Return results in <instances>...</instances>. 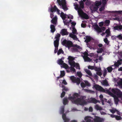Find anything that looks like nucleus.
Masks as SVG:
<instances>
[{"instance_id": "obj_1", "label": "nucleus", "mask_w": 122, "mask_h": 122, "mask_svg": "<svg viewBox=\"0 0 122 122\" xmlns=\"http://www.w3.org/2000/svg\"><path fill=\"white\" fill-rule=\"evenodd\" d=\"M60 16L63 20L64 23H75L72 22L71 19H73V16L71 15L70 16L67 15L65 14H64L63 12H61V13Z\"/></svg>"}, {"instance_id": "obj_2", "label": "nucleus", "mask_w": 122, "mask_h": 122, "mask_svg": "<svg viewBox=\"0 0 122 122\" xmlns=\"http://www.w3.org/2000/svg\"><path fill=\"white\" fill-rule=\"evenodd\" d=\"M86 97L85 96H82L81 98L78 97L75 100L72 101L73 103L79 104L81 105H83L87 104L86 102L84 100Z\"/></svg>"}, {"instance_id": "obj_3", "label": "nucleus", "mask_w": 122, "mask_h": 122, "mask_svg": "<svg viewBox=\"0 0 122 122\" xmlns=\"http://www.w3.org/2000/svg\"><path fill=\"white\" fill-rule=\"evenodd\" d=\"M62 44L63 46L69 48L73 46V43L70 41H67V40L64 39L62 42Z\"/></svg>"}, {"instance_id": "obj_4", "label": "nucleus", "mask_w": 122, "mask_h": 122, "mask_svg": "<svg viewBox=\"0 0 122 122\" xmlns=\"http://www.w3.org/2000/svg\"><path fill=\"white\" fill-rule=\"evenodd\" d=\"M111 91L112 93L116 95L118 97H121L122 96V92L118 89L113 88Z\"/></svg>"}, {"instance_id": "obj_5", "label": "nucleus", "mask_w": 122, "mask_h": 122, "mask_svg": "<svg viewBox=\"0 0 122 122\" xmlns=\"http://www.w3.org/2000/svg\"><path fill=\"white\" fill-rule=\"evenodd\" d=\"M56 11L59 14H60L59 12L60 10L57 8L56 5H54L53 7L51 6V7L50 8V11L52 13H51L50 14V17L51 18H53L54 15L53 13L54 11L55 12Z\"/></svg>"}, {"instance_id": "obj_6", "label": "nucleus", "mask_w": 122, "mask_h": 122, "mask_svg": "<svg viewBox=\"0 0 122 122\" xmlns=\"http://www.w3.org/2000/svg\"><path fill=\"white\" fill-rule=\"evenodd\" d=\"M68 62L70 65L71 66L75 67V66L76 63L73 61L74 58L71 56H69L68 58Z\"/></svg>"}, {"instance_id": "obj_7", "label": "nucleus", "mask_w": 122, "mask_h": 122, "mask_svg": "<svg viewBox=\"0 0 122 122\" xmlns=\"http://www.w3.org/2000/svg\"><path fill=\"white\" fill-rule=\"evenodd\" d=\"M70 79L73 82L76 83L78 85H79L80 83V80L79 78H76L74 76H72L71 77Z\"/></svg>"}, {"instance_id": "obj_8", "label": "nucleus", "mask_w": 122, "mask_h": 122, "mask_svg": "<svg viewBox=\"0 0 122 122\" xmlns=\"http://www.w3.org/2000/svg\"><path fill=\"white\" fill-rule=\"evenodd\" d=\"M108 91V92L109 95H111V96H112L114 98V101L115 103L117 105L118 103V102L119 101V99L118 97H117L115 95L113 94L111 92L107 90Z\"/></svg>"}, {"instance_id": "obj_9", "label": "nucleus", "mask_w": 122, "mask_h": 122, "mask_svg": "<svg viewBox=\"0 0 122 122\" xmlns=\"http://www.w3.org/2000/svg\"><path fill=\"white\" fill-rule=\"evenodd\" d=\"M90 24H92L93 26L94 27V29L98 33H100L102 31L101 30V28H100L97 24V23H95V24L94 25L92 24L93 23Z\"/></svg>"}, {"instance_id": "obj_10", "label": "nucleus", "mask_w": 122, "mask_h": 122, "mask_svg": "<svg viewBox=\"0 0 122 122\" xmlns=\"http://www.w3.org/2000/svg\"><path fill=\"white\" fill-rule=\"evenodd\" d=\"M80 96L79 94L77 93H75L74 94L73 96L69 97H68V99L69 100H72V102L74 100H76V97L78 98Z\"/></svg>"}, {"instance_id": "obj_11", "label": "nucleus", "mask_w": 122, "mask_h": 122, "mask_svg": "<svg viewBox=\"0 0 122 122\" xmlns=\"http://www.w3.org/2000/svg\"><path fill=\"white\" fill-rule=\"evenodd\" d=\"M94 86L96 90L103 92H104L105 91L104 89L99 85H96Z\"/></svg>"}, {"instance_id": "obj_12", "label": "nucleus", "mask_w": 122, "mask_h": 122, "mask_svg": "<svg viewBox=\"0 0 122 122\" xmlns=\"http://www.w3.org/2000/svg\"><path fill=\"white\" fill-rule=\"evenodd\" d=\"M95 117V118L93 119L94 122H102L103 121V119L99 117L96 116Z\"/></svg>"}, {"instance_id": "obj_13", "label": "nucleus", "mask_w": 122, "mask_h": 122, "mask_svg": "<svg viewBox=\"0 0 122 122\" xmlns=\"http://www.w3.org/2000/svg\"><path fill=\"white\" fill-rule=\"evenodd\" d=\"M116 25L113 27V29L115 30H119L122 29V25H117L115 24Z\"/></svg>"}, {"instance_id": "obj_14", "label": "nucleus", "mask_w": 122, "mask_h": 122, "mask_svg": "<svg viewBox=\"0 0 122 122\" xmlns=\"http://www.w3.org/2000/svg\"><path fill=\"white\" fill-rule=\"evenodd\" d=\"M61 33L62 36L67 35L68 34V33L67 31V30L65 29H62L61 30Z\"/></svg>"}, {"instance_id": "obj_15", "label": "nucleus", "mask_w": 122, "mask_h": 122, "mask_svg": "<svg viewBox=\"0 0 122 122\" xmlns=\"http://www.w3.org/2000/svg\"><path fill=\"white\" fill-rule=\"evenodd\" d=\"M61 5L62 8L64 11H66L68 9L66 5V3L65 2H63Z\"/></svg>"}, {"instance_id": "obj_16", "label": "nucleus", "mask_w": 122, "mask_h": 122, "mask_svg": "<svg viewBox=\"0 0 122 122\" xmlns=\"http://www.w3.org/2000/svg\"><path fill=\"white\" fill-rule=\"evenodd\" d=\"M90 102L91 103L96 104L98 102V101L95 98L92 97L90 98Z\"/></svg>"}, {"instance_id": "obj_17", "label": "nucleus", "mask_w": 122, "mask_h": 122, "mask_svg": "<svg viewBox=\"0 0 122 122\" xmlns=\"http://www.w3.org/2000/svg\"><path fill=\"white\" fill-rule=\"evenodd\" d=\"M108 12L111 13H116L118 14H122V10L115 11H107Z\"/></svg>"}, {"instance_id": "obj_18", "label": "nucleus", "mask_w": 122, "mask_h": 122, "mask_svg": "<svg viewBox=\"0 0 122 122\" xmlns=\"http://www.w3.org/2000/svg\"><path fill=\"white\" fill-rule=\"evenodd\" d=\"M59 41L57 40H56L54 41V46L55 47H58L59 45Z\"/></svg>"}, {"instance_id": "obj_19", "label": "nucleus", "mask_w": 122, "mask_h": 122, "mask_svg": "<svg viewBox=\"0 0 122 122\" xmlns=\"http://www.w3.org/2000/svg\"><path fill=\"white\" fill-rule=\"evenodd\" d=\"M51 21V23H56L57 22V18L56 16H55Z\"/></svg>"}, {"instance_id": "obj_20", "label": "nucleus", "mask_w": 122, "mask_h": 122, "mask_svg": "<svg viewBox=\"0 0 122 122\" xmlns=\"http://www.w3.org/2000/svg\"><path fill=\"white\" fill-rule=\"evenodd\" d=\"M72 25H73L74 26L75 25L76 23H71ZM73 30L72 32L73 34H77V30L74 27H73L72 28Z\"/></svg>"}, {"instance_id": "obj_21", "label": "nucleus", "mask_w": 122, "mask_h": 122, "mask_svg": "<svg viewBox=\"0 0 122 122\" xmlns=\"http://www.w3.org/2000/svg\"><path fill=\"white\" fill-rule=\"evenodd\" d=\"M50 28L51 32L53 33L56 30L55 26L54 25H50Z\"/></svg>"}, {"instance_id": "obj_22", "label": "nucleus", "mask_w": 122, "mask_h": 122, "mask_svg": "<svg viewBox=\"0 0 122 122\" xmlns=\"http://www.w3.org/2000/svg\"><path fill=\"white\" fill-rule=\"evenodd\" d=\"M86 39L85 41V42L86 43H88L91 41V38L90 36H86Z\"/></svg>"}, {"instance_id": "obj_23", "label": "nucleus", "mask_w": 122, "mask_h": 122, "mask_svg": "<svg viewBox=\"0 0 122 122\" xmlns=\"http://www.w3.org/2000/svg\"><path fill=\"white\" fill-rule=\"evenodd\" d=\"M83 58L85 61L90 62L92 60L88 56H84Z\"/></svg>"}, {"instance_id": "obj_24", "label": "nucleus", "mask_w": 122, "mask_h": 122, "mask_svg": "<svg viewBox=\"0 0 122 122\" xmlns=\"http://www.w3.org/2000/svg\"><path fill=\"white\" fill-rule=\"evenodd\" d=\"M95 109L97 110H102V107L99 106L98 104H96L95 106Z\"/></svg>"}, {"instance_id": "obj_25", "label": "nucleus", "mask_w": 122, "mask_h": 122, "mask_svg": "<svg viewBox=\"0 0 122 122\" xmlns=\"http://www.w3.org/2000/svg\"><path fill=\"white\" fill-rule=\"evenodd\" d=\"M78 12L79 15L80 16H82L83 14L84 13L83 10H82L81 8H80V9L78 10Z\"/></svg>"}, {"instance_id": "obj_26", "label": "nucleus", "mask_w": 122, "mask_h": 122, "mask_svg": "<svg viewBox=\"0 0 122 122\" xmlns=\"http://www.w3.org/2000/svg\"><path fill=\"white\" fill-rule=\"evenodd\" d=\"M57 63L59 65H62L63 64L64 61L62 60V58L59 59L57 61Z\"/></svg>"}, {"instance_id": "obj_27", "label": "nucleus", "mask_w": 122, "mask_h": 122, "mask_svg": "<svg viewBox=\"0 0 122 122\" xmlns=\"http://www.w3.org/2000/svg\"><path fill=\"white\" fill-rule=\"evenodd\" d=\"M84 119L86 121V122H93L91 119L89 118L88 116L85 117Z\"/></svg>"}, {"instance_id": "obj_28", "label": "nucleus", "mask_w": 122, "mask_h": 122, "mask_svg": "<svg viewBox=\"0 0 122 122\" xmlns=\"http://www.w3.org/2000/svg\"><path fill=\"white\" fill-rule=\"evenodd\" d=\"M80 4V7L81 8L83 9L84 8V3L83 1H81L79 2Z\"/></svg>"}, {"instance_id": "obj_29", "label": "nucleus", "mask_w": 122, "mask_h": 122, "mask_svg": "<svg viewBox=\"0 0 122 122\" xmlns=\"http://www.w3.org/2000/svg\"><path fill=\"white\" fill-rule=\"evenodd\" d=\"M85 71L89 76H92V73L90 70L87 69H86L85 70Z\"/></svg>"}, {"instance_id": "obj_30", "label": "nucleus", "mask_w": 122, "mask_h": 122, "mask_svg": "<svg viewBox=\"0 0 122 122\" xmlns=\"http://www.w3.org/2000/svg\"><path fill=\"white\" fill-rule=\"evenodd\" d=\"M82 16L86 19H88L89 18L88 15L86 14L85 13H84Z\"/></svg>"}, {"instance_id": "obj_31", "label": "nucleus", "mask_w": 122, "mask_h": 122, "mask_svg": "<svg viewBox=\"0 0 122 122\" xmlns=\"http://www.w3.org/2000/svg\"><path fill=\"white\" fill-rule=\"evenodd\" d=\"M68 102V100L65 97L63 99V103L64 105H66Z\"/></svg>"}, {"instance_id": "obj_32", "label": "nucleus", "mask_w": 122, "mask_h": 122, "mask_svg": "<svg viewBox=\"0 0 122 122\" xmlns=\"http://www.w3.org/2000/svg\"><path fill=\"white\" fill-rule=\"evenodd\" d=\"M102 4V3L98 1H96L95 2V6L98 7V6Z\"/></svg>"}, {"instance_id": "obj_33", "label": "nucleus", "mask_w": 122, "mask_h": 122, "mask_svg": "<svg viewBox=\"0 0 122 122\" xmlns=\"http://www.w3.org/2000/svg\"><path fill=\"white\" fill-rule=\"evenodd\" d=\"M61 36V35L60 34L57 33L55 36V38L56 39V40L59 41V38Z\"/></svg>"}, {"instance_id": "obj_34", "label": "nucleus", "mask_w": 122, "mask_h": 122, "mask_svg": "<svg viewBox=\"0 0 122 122\" xmlns=\"http://www.w3.org/2000/svg\"><path fill=\"white\" fill-rule=\"evenodd\" d=\"M62 66H63V68H64L66 69L69 68L68 65L64 63L62 64Z\"/></svg>"}, {"instance_id": "obj_35", "label": "nucleus", "mask_w": 122, "mask_h": 122, "mask_svg": "<svg viewBox=\"0 0 122 122\" xmlns=\"http://www.w3.org/2000/svg\"><path fill=\"white\" fill-rule=\"evenodd\" d=\"M107 69L108 71V72H110L113 70V69L111 67H108L107 68Z\"/></svg>"}, {"instance_id": "obj_36", "label": "nucleus", "mask_w": 122, "mask_h": 122, "mask_svg": "<svg viewBox=\"0 0 122 122\" xmlns=\"http://www.w3.org/2000/svg\"><path fill=\"white\" fill-rule=\"evenodd\" d=\"M103 84L104 85L108 86V84L107 81V80H104L103 81Z\"/></svg>"}, {"instance_id": "obj_37", "label": "nucleus", "mask_w": 122, "mask_h": 122, "mask_svg": "<svg viewBox=\"0 0 122 122\" xmlns=\"http://www.w3.org/2000/svg\"><path fill=\"white\" fill-rule=\"evenodd\" d=\"M71 51L73 52H77L78 51V49L76 47H74L71 49Z\"/></svg>"}, {"instance_id": "obj_38", "label": "nucleus", "mask_w": 122, "mask_h": 122, "mask_svg": "<svg viewBox=\"0 0 122 122\" xmlns=\"http://www.w3.org/2000/svg\"><path fill=\"white\" fill-rule=\"evenodd\" d=\"M65 75V72L64 71H61L60 77H63Z\"/></svg>"}, {"instance_id": "obj_39", "label": "nucleus", "mask_w": 122, "mask_h": 122, "mask_svg": "<svg viewBox=\"0 0 122 122\" xmlns=\"http://www.w3.org/2000/svg\"><path fill=\"white\" fill-rule=\"evenodd\" d=\"M110 111L112 113L114 114L116 112H118L117 110L116 109H111L110 110Z\"/></svg>"}, {"instance_id": "obj_40", "label": "nucleus", "mask_w": 122, "mask_h": 122, "mask_svg": "<svg viewBox=\"0 0 122 122\" xmlns=\"http://www.w3.org/2000/svg\"><path fill=\"white\" fill-rule=\"evenodd\" d=\"M62 87L63 88V89H62V91H65L66 92L67 91H68V88L65 87L64 86H62Z\"/></svg>"}, {"instance_id": "obj_41", "label": "nucleus", "mask_w": 122, "mask_h": 122, "mask_svg": "<svg viewBox=\"0 0 122 122\" xmlns=\"http://www.w3.org/2000/svg\"><path fill=\"white\" fill-rule=\"evenodd\" d=\"M72 47H76V48H78V49H80L81 48L80 46L77 44L73 45Z\"/></svg>"}, {"instance_id": "obj_42", "label": "nucleus", "mask_w": 122, "mask_h": 122, "mask_svg": "<svg viewBox=\"0 0 122 122\" xmlns=\"http://www.w3.org/2000/svg\"><path fill=\"white\" fill-rule=\"evenodd\" d=\"M62 52H63V51L61 49H60L58 51L57 54L58 55H59Z\"/></svg>"}, {"instance_id": "obj_43", "label": "nucleus", "mask_w": 122, "mask_h": 122, "mask_svg": "<svg viewBox=\"0 0 122 122\" xmlns=\"http://www.w3.org/2000/svg\"><path fill=\"white\" fill-rule=\"evenodd\" d=\"M64 107H63L61 108V110L60 111V113L62 114L64 113Z\"/></svg>"}, {"instance_id": "obj_44", "label": "nucleus", "mask_w": 122, "mask_h": 122, "mask_svg": "<svg viewBox=\"0 0 122 122\" xmlns=\"http://www.w3.org/2000/svg\"><path fill=\"white\" fill-rule=\"evenodd\" d=\"M90 1L88 0H87L85 3L86 5L87 6H89L91 5Z\"/></svg>"}, {"instance_id": "obj_45", "label": "nucleus", "mask_w": 122, "mask_h": 122, "mask_svg": "<svg viewBox=\"0 0 122 122\" xmlns=\"http://www.w3.org/2000/svg\"><path fill=\"white\" fill-rule=\"evenodd\" d=\"M75 9L76 10H78L80 9V8H81L78 5H76L75 6Z\"/></svg>"}, {"instance_id": "obj_46", "label": "nucleus", "mask_w": 122, "mask_h": 122, "mask_svg": "<svg viewBox=\"0 0 122 122\" xmlns=\"http://www.w3.org/2000/svg\"><path fill=\"white\" fill-rule=\"evenodd\" d=\"M75 66L76 69H80L79 65L78 63H76L75 66Z\"/></svg>"}, {"instance_id": "obj_47", "label": "nucleus", "mask_w": 122, "mask_h": 122, "mask_svg": "<svg viewBox=\"0 0 122 122\" xmlns=\"http://www.w3.org/2000/svg\"><path fill=\"white\" fill-rule=\"evenodd\" d=\"M74 67L73 66H71L70 67V70L71 71H73L74 72L76 71L75 69L74 68Z\"/></svg>"}, {"instance_id": "obj_48", "label": "nucleus", "mask_w": 122, "mask_h": 122, "mask_svg": "<svg viewBox=\"0 0 122 122\" xmlns=\"http://www.w3.org/2000/svg\"><path fill=\"white\" fill-rule=\"evenodd\" d=\"M115 118L117 120H119L121 119L122 118L120 116L116 115Z\"/></svg>"}, {"instance_id": "obj_49", "label": "nucleus", "mask_w": 122, "mask_h": 122, "mask_svg": "<svg viewBox=\"0 0 122 122\" xmlns=\"http://www.w3.org/2000/svg\"><path fill=\"white\" fill-rule=\"evenodd\" d=\"M104 41L107 44H108L109 43L107 38H104Z\"/></svg>"}, {"instance_id": "obj_50", "label": "nucleus", "mask_w": 122, "mask_h": 122, "mask_svg": "<svg viewBox=\"0 0 122 122\" xmlns=\"http://www.w3.org/2000/svg\"><path fill=\"white\" fill-rule=\"evenodd\" d=\"M57 2L58 3L59 5H61L63 3V2L60 0H57Z\"/></svg>"}, {"instance_id": "obj_51", "label": "nucleus", "mask_w": 122, "mask_h": 122, "mask_svg": "<svg viewBox=\"0 0 122 122\" xmlns=\"http://www.w3.org/2000/svg\"><path fill=\"white\" fill-rule=\"evenodd\" d=\"M65 93H65V92L64 91H62V93H61V98H62L63 97H64L65 95Z\"/></svg>"}, {"instance_id": "obj_52", "label": "nucleus", "mask_w": 122, "mask_h": 122, "mask_svg": "<svg viewBox=\"0 0 122 122\" xmlns=\"http://www.w3.org/2000/svg\"><path fill=\"white\" fill-rule=\"evenodd\" d=\"M94 69L95 71H100L101 70V69L100 68H97V67H95V68L94 67Z\"/></svg>"}, {"instance_id": "obj_53", "label": "nucleus", "mask_w": 122, "mask_h": 122, "mask_svg": "<svg viewBox=\"0 0 122 122\" xmlns=\"http://www.w3.org/2000/svg\"><path fill=\"white\" fill-rule=\"evenodd\" d=\"M78 76L80 77H81L82 76V74L81 72H77V73Z\"/></svg>"}, {"instance_id": "obj_54", "label": "nucleus", "mask_w": 122, "mask_h": 122, "mask_svg": "<svg viewBox=\"0 0 122 122\" xmlns=\"http://www.w3.org/2000/svg\"><path fill=\"white\" fill-rule=\"evenodd\" d=\"M103 51V49L102 48H101L99 49L97 52L98 53H102Z\"/></svg>"}, {"instance_id": "obj_55", "label": "nucleus", "mask_w": 122, "mask_h": 122, "mask_svg": "<svg viewBox=\"0 0 122 122\" xmlns=\"http://www.w3.org/2000/svg\"><path fill=\"white\" fill-rule=\"evenodd\" d=\"M81 86L82 88H84L85 87L86 85L84 82H81Z\"/></svg>"}, {"instance_id": "obj_56", "label": "nucleus", "mask_w": 122, "mask_h": 122, "mask_svg": "<svg viewBox=\"0 0 122 122\" xmlns=\"http://www.w3.org/2000/svg\"><path fill=\"white\" fill-rule=\"evenodd\" d=\"M88 68L91 70H93L94 69V67L93 66H89L88 67Z\"/></svg>"}, {"instance_id": "obj_57", "label": "nucleus", "mask_w": 122, "mask_h": 122, "mask_svg": "<svg viewBox=\"0 0 122 122\" xmlns=\"http://www.w3.org/2000/svg\"><path fill=\"white\" fill-rule=\"evenodd\" d=\"M118 84L119 86H120L121 87H122V81H119L118 82Z\"/></svg>"}, {"instance_id": "obj_58", "label": "nucleus", "mask_w": 122, "mask_h": 122, "mask_svg": "<svg viewBox=\"0 0 122 122\" xmlns=\"http://www.w3.org/2000/svg\"><path fill=\"white\" fill-rule=\"evenodd\" d=\"M107 71L106 69H105L104 70V72L103 73V76L105 77L107 74Z\"/></svg>"}, {"instance_id": "obj_59", "label": "nucleus", "mask_w": 122, "mask_h": 122, "mask_svg": "<svg viewBox=\"0 0 122 122\" xmlns=\"http://www.w3.org/2000/svg\"><path fill=\"white\" fill-rule=\"evenodd\" d=\"M86 23H81V26L82 27H85L86 26Z\"/></svg>"}, {"instance_id": "obj_60", "label": "nucleus", "mask_w": 122, "mask_h": 122, "mask_svg": "<svg viewBox=\"0 0 122 122\" xmlns=\"http://www.w3.org/2000/svg\"><path fill=\"white\" fill-rule=\"evenodd\" d=\"M62 117L63 120L65 119V118H66V115L65 113L62 114Z\"/></svg>"}, {"instance_id": "obj_61", "label": "nucleus", "mask_w": 122, "mask_h": 122, "mask_svg": "<svg viewBox=\"0 0 122 122\" xmlns=\"http://www.w3.org/2000/svg\"><path fill=\"white\" fill-rule=\"evenodd\" d=\"M85 84L86 85V86H90V85L89 82L87 81H85Z\"/></svg>"}, {"instance_id": "obj_62", "label": "nucleus", "mask_w": 122, "mask_h": 122, "mask_svg": "<svg viewBox=\"0 0 122 122\" xmlns=\"http://www.w3.org/2000/svg\"><path fill=\"white\" fill-rule=\"evenodd\" d=\"M72 38L73 39L76 41H77L78 39V38L75 35Z\"/></svg>"}, {"instance_id": "obj_63", "label": "nucleus", "mask_w": 122, "mask_h": 122, "mask_svg": "<svg viewBox=\"0 0 122 122\" xmlns=\"http://www.w3.org/2000/svg\"><path fill=\"white\" fill-rule=\"evenodd\" d=\"M97 74L98 75L100 76H101L102 75V72L101 71H97Z\"/></svg>"}, {"instance_id": "obj_64", "label": "nucleus", "mask_w": 122, "mask_h": 122, "mask_svg": "<svg viewBox=\"0 0 122 122\" xmlns=\"http://www.w3.org/2000/svg\"><path fill=\"white\" fill-rule=\"evenodd\" d=\"M63 120L64 121V122H68L70 121L69 119L67 118H66L65 119Z\"/></svg>"}]
</instances>
